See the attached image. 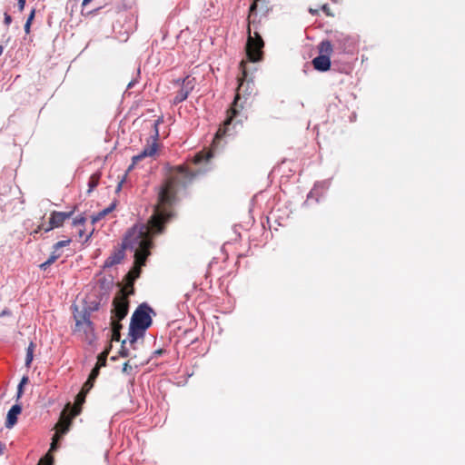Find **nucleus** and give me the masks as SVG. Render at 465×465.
<instances>
[{
  "label": "nucleus",
  "instance_id": "nucleus-1",
  "mask_svg": "<svg viewBox=\"0 0 465 465\" xmlns=\"http://www.w3.org/2000/svg\"><path fill=\"white\" fill-rule=\"evenodd\" d=\"M200 173V169H192L185 165H179L171 171L158 193V205L154 207L147 223L134 225L127 231L121 248L114 250L105 260L104 268L119 264L124 258V250H130L134 252V268L129 274L133 281L139 278L141 267L145 265L151 254L153 238L163 232L165 224L173 216L169 207L176 203L179 192L185 189Z\"/></svg>",
  "mask_w": 465,
  "mask_h": 465
},
{
  "label": "nucleus",
  "instance_id": "nucleus-2",
  "mask_svg": "<svg viewBox=\"0 0 465 465\" xmlns=\"http://www.w3.org/2000/svg\"><path fill=\"white\" fill-rule=\"evenodd\" d=\"M242 69V76L239 77L238 90L233 102L226 111V117L220 125L215 139H222L225 136H233L242 127L246 120V115L242 113L243 105L240 104L242 94L251 95L254 90V83L252 79H249L245 63L240 64Z\"/></svg>",
  "mask_w": 465,
  "mask_h": 465
},
{
  "label": "nucleus",
  "instance_id": "nucleus-3",
  "mask_svg": "<svg viewBox=\"0 0 465 465\" xmlns=\"http://www.w3.org/2000/svg\"><path fill=\"white\" fill-rule=\"evenodd\" d=\"M259 3H264V9L267 11V4L268 1L265 0H253V2L250 5L249 9V25L247 28V42L245 46L246 56L249 62L257 63L262 60L263 58V47L264 42L257 31L255 24V16L257 15V10L259 6Z\"/></svg>",
  "mask_w": 465,
  "mask_h": 465
},
{
  "label": "nucleus",
  "instance_id": "nucleus-4",
  "mask_svg": "<svg viewBox=\"0 0 465 465\" xmlns=\"http://www.w3.org/2000/svg\"><path fill=\"white\" fill-rule=\"evenodd\" d=\"M152 313H154L153 309L148 304L142 303L134 311L131 319V322L143 327V329H148L153 322L151 317Z\"/></svg>",
  "mask_w": 465,
  "mask_h": 465
},
{
  "label": "nucleus",
  "instance_id": "nucleus-5",
  "mask_svg": "<svg viewBox=\"0 0 465 465\" xmlns=\"http://www.w3.org/2000/svg\"><path fill=\"white\" fill-rule=\"evenodd\" d=\"M10 193L15 196L13 199H5L4 193H0V200L4 203L5 211H10L17 213L24 210L25 200L21 196V191L18 187L10 188Z\"/></svg>",
  "mask_w": 465,
  "mask_h": 465
},
{
  "label": "nucleus",
  "instance_id": "nucleus-6",
  "mask_svg": "<svg viewBox=\"0 0 465 465\" xmlns=\"http://www.w3.org/2000/svg\"><path fill=\"white\" fill-rule=\"evenodd\" d=\"M129 311V302L127 298L119 293L113 301L112 320L121 322L125 318Z\"/></svg>",
  "mask_w": 465,
  "mask_h": 465
},
{
  "label": "nucleus",
  "instance_id": "nucleus-7",
  "mask_svg": "<svg viewBox=\"0 0 465 465\" xmlns=\"http://www.w3.org/2000/svg\"><path fill=\"white\" fill-rule=\"evenodd\" d=\"M196 84V79L187 75L181 82V88L173 98V104H178L186 100Z\"/></svg>",
  "mask_w": 465,
  "mask_h": 465
},
{
  "label": "nucleus",
  "instance_id": "nucleus-8",
  "mask_svg": "<svg viewBox=\"0 0 465 465\" xmlns=\"http://www.w3.org/2000/svg\"><path fill=\"white\" fill-rule=\"evenodd\" d=\"M353 40L343 34H336L334 35V48H336L340 54H349L353 50Z\"/></svg>",
  "mask_w": 465,
  "mask_h": 465
},
{
  "label": "nucleus",
  "instance_id": "nucleus-9",
  "mask_svg": "<svg viewBox=\"0 0 465 465\" xmlns=\"http://www.w3.org/2000/svg\"><path fill=\"white\" fill-rule=\"evenodd\" d=\"M75 211V208H74L70 212H57L53 211L50 214V223L53 225V227L59 228L63 226L64 223L71 218Z\"/></svg>",
  "mask_w": 465,
  "mask_h": 465
},
{
  "label": "nucleus",
  "instance_id": "nucleus-10",
  "mask_svg": "<svg viewBox=\"0 0 465 465\" xmlns=\"http://www.w3.org/2000/svg\"><path fill=\"white\" fill-rule=\"evenodd\" d=\"M157 151V143L155 142H153L150 144H147L140 153L137 155L133 156L132 158V164L129 166L128 171L134 168L135 164L138 163L139 161H141L144 157L153 156Z\"/></svg>",
  "mask_w": 465,
  "mask_h": 465
},
{
  "label": "nucleus",
  "instance_id": "nucleus-11",
  "mask_svg": "<svg viewBox=\"0 0 465 465\" xmlns=\"http://www.w3.org/2000/svg\"><path fill=\"white\" fill-rule=\"evenodd\" d=\"M157 151V143L155 142H153L150 144H147L140 153L137 155L133 156L132 158V164L129 166L128 171L134 168L135 164L138 163L139 161H141L144 157L153 156Z\"/></svg>",
  "mask_w": 465,
  "mask_h": 465
},
{
  "label": "nucleus",
  "instance_id": "nucleus-12",
  "mask_svg": "<svg viewBox=\"0 0 465 465\" xmlns=\"http://www.w3.org/2000/svg\"><path fill=\"white\" fill-rule=\"evenodd\" d=\"M331 184V182L330 180H323V181H319V182H316L314 183V186L313 188L309 192L308 195H307V199L306 201L304 202V204H308L309 201L311 199H315V202L318 203L319 202V198L321 196V193H320V190H327L329 188Z\"/></svg>",
  "mask_w": 465,
  "mask_h": 465
},
{
  "label": "nucleus",
  "instance_id": "nucleus-13",
  "mask_svg": "<svg viewBox=\"0 0 465 465\" xmlns=\"http://www.w3.org/2000/svg\"><path fill=\"white\" fill-rule=\"evenodd\" d=\"M22 412V406L19 404L13 405L7 412L5 426L7 429H12L18 420V415Z\"/></svg>",
  "mask_w": 465,
  "mask_h": 465
},
{
  "label": "nucleus",
  "instance_id": "nucleus-14",
  "mask_svg": "<svg viewBox=\"0 0 465 465\" xmlns=\"http://www.w3.org/2000/svg\"><path fill=\"white\" fill-rule=\"evenodd\" d=\"M312 64L315 70L319 72H326L331 67V59L329 55H322L314 57Z\"/></svg>",
  "mask_w": 465,
  "mask_h": 465
},
{
  "label": "nucleus",
  "instance_id": "nucleus-15",
  "mask_svg": "<svg viewBox=\"0 0 465 465\" xmlns=\"http://www.w3.org/2000/svg\"><path fill=\"white\" fill-rule=\"evenodd\" d=\"M74 318L75 320L76 330H80V327L85 324H87V326H90L92 322L91 312L86 308H84L81 312H76L75 313H74Z\"/></svg>",
  "mask_w": 465,
  "mask_h": 465
},
{
  "label": "nucleus",
  "instance_id": "nucleus-16",
  "mask_svg": "<svg viewBox=\"0 0 465 465\" xmlns=\"http://www.w3.org/2000/svg\"><path fill=\"white\" fill-rule=\"evenodd\" d=\"M100 373V366L98 364H95V366L92 369L87 381L83 385V391H84V394H87L91 389L94 387V383L95 380L97 379L98 375Z\"/></svg>",
  "mask_w": 465,
  "mask_h": 465
},
{
  "label": "nucleus",
  "instance_id": "nucleus-17",
  "mask_svg": "<svg viewBox=\"0 0 465 465\" xmlns=\"http://www.w3.org/2000/svg\"><path fill=\"white\" fill-rule=\"evenodd\" d=\"M146 330L147 329H143V327H141L137 324L130 322V327H129L130 342L134 343L139 338H142L144 335Z\"/></svg>",
  "mask_w": 465,
  "mask_h": 465
},
{
  "label": "nucleus",
  "instance_id": "nucleus-18",
  "mask_svg": "<svg viewBox=\"0 0 465 465\" xmlns=\"http://www.w3.org/2000/svg\"><path fill=\"white\" fill-rule=\"evenodd\" d=\"M213 157V153L208 152H199L194 154L193 158V162L194 165H198L201 163H209L210 159Z\"/></svg>",
  "mask_w": 465,
  "mask_h": 465
},
{
  "label": "nucleus",
  "instance_id": "nucleus-19",
  "mask_svg": "<svg viewBox=\"0 0 465 465\" xmlns=\"http://www.w3.org/2000/svg\"><path fill=\"white\" fill-rule=\"evenodd\" d=\"M80 331H83L84 334V339L88 341L89 344H92L95 340V334H94V327L93 322H91L90 326H87V324L81 326Z\"/></svg>",
  "mask_w": 465,
  "mask_h": 465
},
{
  "label": "nucleus",
  "instance_id": "nucleus-20",
  "mask_svg": "<svg viewBox=\"0 0 465 465\" xmlns=\"http://www.w3.org/2000/svg\"><path fill=\"white\" fill-rule=\"evenodd\" d=\"M122 329V324L120 322L112 320V328L110 331L111 333V341H119L121 339L120 331Z\"/></svg>",
  "mask_w": 465,
  "mask_h": 465
},
{
  "label": "nucleus",
  "instance_id": "nucleus-21",
  "mask_svg": "<svg viewBox=\"0 0 465 465\" xmlns=\"http://www.w3.org/2000/svg\"><path fill=\"white\" fill-rule=\"evenodd\" d=\"M116 207V202H113L107 208L100 211L97 214L92 217V223H95L101 219H103L105 215L109 214Z\"/></svg>",
  "mask_w": 465,
  "mask_h": 465
},
{
  "label": "nucleus",
  "instance_id": "nucleus-22",
  "mask_svg": "<svg viewBox=\"0 0 465 465\" xmlns=\"http://www.w3.org/2000/svg\"><path fill=\"white\" fill-rule=\"evenodd\" d=\"M71 242V239L63 240L55 242L52 247V252L50 255H58V259L61 256V252H59L60 249L65 246H68Z\"/></svg>",
  "mask_w": 465,
  "mask_h": 465
},
{
  "label": "nucleus",
  "instance_id": "nucleus-23",
  "mask_svg": "<svg viewBox=\"0 0 465 465\" xmlns=\"http://www.w3.org/2000/svg\"><path fill=\"white\" fill-rule=\"evenodd\" d=\"M334 44L332 45L330 41H322L319 45V50L322 55H329L332 52Z\"/></svg>",
  "mask_w": 465,
  "mask_h": 465
},
{
  "label": "nucleus",
  "instance_id": "nucleus-24",
  "mask_svg": "<svg viewBox=\"0 0 465 465\" xmlns=\"http://www.w3.org/2000/svg\"><path fill=\"white\" fill-rule=\"evenodd\" d=\"M34 341H30L28 347L26 348V355H25V366L29 367L34 359V350H35Z\"/></svg>",
  "mask_w": 465,
  "mask_h": 465
},
{
  "label": "nucleus",
  "instance_id": "nucleus-25",
  "mask_svg": "<svg viewBox=\"0 0 465 465\" xmlns=\"http://www.w3.org/2000/svg\"><path fill=\"white\" fill-rule=\"evenodd\" d=\"M100 174L94 173L88 181V193H91L99 183Z\"/></svg>",
  "mask_w": 465,
  "mask_h": 465
},
{
  "label": "nucleus",
  "instance_id": "nucleus-26",
  "mask_svg": "<svg viewBox=\"0 0 465 465\" xmlns=\"http://www.w3.org/2000/svg\"><path fill=\"white\" fill-rule=\"evenodd\" d=\"M110 349H111V344L104 351H103L102 353L99 354L98 361L96 362V364H98L100 366V368L106 364V359L109 354Z\"/></svg>",
  "mask_w": 465,
  "mask_h": 465
},
{
  "label": "nucleus",
  "instance_id": "nucleus-27",
  "mask_svg": "<svg viewBox=\"0 0 465 465\" xmlns=\"http://www.w3.org/2000/svg\"><path fill=\"white\" fill-rule=\"evenodd\" d=\"M58 259V255H50L49 258L39 265L40 270L46 271Z\"/></svg>",
  "mask_w": 465,
  "mask_h": 465
},
{
  "label": "nucleus",
  "instance_id": "nucleus-28",
  "mask_svg": "<svg viewBox=\"0 0 465 465\" xmlns=\"http://www.w3.org/2000/svg\"><path fill=\"white\" fill-rule=\"evenodd\" d=\"M28 381H29V379H28L27 376H24L21 379V381H20V382H19V384L17 386V392H16V399L17 400L20 399L21 396L23 395V393H24V386L28 382Z\"/></svg>",
  "mask_w": 465,
  "mask_h": 465
},
{
  "label": "nucleus",
  "instance_id": "nucleus-29",
  "mask_svg": "<svg viewBox=\"0 0 465 465\" xmlns=\"http://www.w3.org/2000/svg\"><path fill=\"white\" fill-rule=\"evenodd\" d=\"M54 464V457L47 453L43 458L40 459L37 465H53Z\"/></svg>",
  "mask_w": 465,
  "mask_h": 465
},
{
  "label": "nucleus",
  "instance_id": "nucleus-30",
  "mask_svg": "<svg viewBox=\"0 0 465 465\" xmlns=\"http://www.w3.org/2000/svg\"><path fill=\"white\" fill-rule=\"evenodd\" d=\"M125 342H126V341H125V340H124V341H122L121 350H120V351H119L120 356H122V357H127V356H129V351H128V349H126V347H125Z\"/></svg>",
  "mask_w": 465,
  "mask_h": 465
},
{
  "label": "nucleus",
  "instance_id": "nucleus-31",
  "mask_svg": "<svg viewBox=\"0 0 465 465\" xmlns=\"http://www.w3.org/2000/svg\"><path fill=\"white\" fill-rule=\"evenodd\" d=\"M85 221H86V219L84 216L77 217V218L74 219L73 225L74 226L84 225Z\"/></svg>",
  "mask_w": 465,
  "mask_h": 465
},
{
  "label": "nucleus",
  "instance_id": "nucleus-32",
  "mask_svg": "<svg viewBox=\"0 0 465 465\" xmlns=\"http://www.w3.org/2000/svg\"><path fill=\"white\" fill-rule=\"evenodd\" d=\"M132 370H133V368H132V366L129 365L128 361L124 363L123 369H122L124 373L130 374Z\"/></svg>",
  "mask_w": 465,
  "mask_h": 465
},
{
  "label": "nucleus",
  "instance_id": "nucleus-33",
  "mask_svg": "<svg viewBox=\"0 0 465 465\" xmlns=\"http://www.w3.org/2000/svg\"><path fill=\"white\" fill-rule=\"evenodd\" d=\"M44 229V224L38 225L33 232H31V235L34 236V238H36V235Z\"/></svg>",
  "mask_w": 465,
  "mask_h": 465
},
{
  "label": "nucleus",
  "instance_id": "nucleus-34",
  "mask_svg": "<svg viewBox=\"0 0 465 465\" xmlns=\"http://www.w3.org/2000/svg\"><path fill=\"white\" fill-rule=\"evenodd\" d=\"M11 23H12L11 15L9 14H7V13H5V15H4V24L6 26H9Z\"/></svg>",
  "mask_w": 465,
  "mask_h": 465
},
{
  "label": "nucleus",
  "instance_id": "nucleus-35",
  "mask_svg": "<svg viewBox=\"0 0 465 465\" xmlns=\"http://www.w3.org/2000/svg\"><path fill=\"white\" fill-rule=\"evenodd\" d=\"M85 396L86 394H84V391H83V389L81 390V391L78 393V395L76 396V401L78 402H84V399H85Z\"/></svg>",
  "mask_w": 465,
  "mask_h": 465
},
{
  "label": "nucleus",
  "instance_id": "nucleus-36",
  "mask_svg": "<svg viewBox=\"0 0 465 465\" xmlns=\"http://www.w3.org/2000/svg\"><path fill=\"white\" fill-rule=\"evenodd\" d=\"M25 0H18L17 7L20 12H22L25 9Z\"/></svg>",
  "mask_w": 465,
  "mask_h": 465
},
{
  "label": "nucleus",
  "instance_id": "nucleus-37",
  "mask_svg": "<svg viewBox=\"0 0 465 465\" xmlns=\"http://www.w3.org/2000/svg\"><path fill=\"white\" fill-rule=\"evenodd\" d=\"M35 15V9H32L29 16L27 17L26 23H31L32 24V21L34 20Z\"/></svg>",
  "mask_w": 465,
  "mask_h": 465
},
{
  "label": "nucleus",
  "instance_id": "nucleus-38",
  "mask_svg": "<svg viewBox=\"0 0 465 465\" xmlns=\"http://www.w3.org/2000/svg\"><path fill=\"white\" fill-rule=\"evenodd\" d=\"M158 123H159V120L155 121L154 122V139H156L158 136H159V132H158Z\"/></svg>",
  "mask_w": 465,
  "mask_h": 465
},
{
  "label": "nucleus",
  "instance_id": "nucleus-39",
  "mask_svg": "<svg viewBox=\"0 0 465 465\" xmlns=\"http://www.w3.org/2000/svg\"><path fill=\"white\" fill-rule=\"evenodd\" d=\"M322 10L327 15H331L330 14V8H329V5L327 4L323 5L322 6Z\"/></svg>",
  "mask_w": 465,
  "mask_h": 465
},
{
  "label": "nucleus",
  "instance_id": "nucleus-40",
  "mask_svg": "<svg viewBox=\"0 0 465 465\" xmlns=\"http://www.w3.org/2000/svg\"><path fill=\"white\" fill-rule=\"evenodd\" d=\"M164 352L165 351L163 349H158L153 351V356H161Z\"/></svg>",
  "mask_w": 465,
  "mask_h": 465
},
{
  "label": "nucleus",
  "instance_id": "nucleus-41",
  "mask_svg": "<svg viewBox=\"0 0 465 465\" xmlns=\"http://www.w3.org/2000/svg\"><path fill=\"white\" fill-rule=\"evenodd\" d=\"M24 28H25V32L26 34H29V33H30V28H31V23H26V22H25V27H24Z\"/></svg>",
  "mask_w": 465,
  "mask_h": 465
},
{
  "label": "nucleus",
  "instance_id": "nucleus-42",
  "mask_svg": "<svg viewBox=\"0 0 465 465\" xmlns=\"http://www.w3.org/2000/svg\"><path fill=\"white\" fill-rule=\"evenodd\" d=\"M136 83H137V80H135V79L129 82V84H127V89L133 88Z\"/></svg>",
  "mask_w": 465,
  "mask_h": 465
},
{
  "label": "nucleus",
  "instance_id": "nucleus-43",
  "mask_svg": "<svg viewBox=\"0 0 465 465\" xmlns=\"http://www.w3.org/2000/svg\"><path fill=\"white\" fill-rule=\"evenodd\" d=\"M55 227H53V225H51V223H49L48 226H46L45 228L44 227V231L45 232H48L50 231H52L53 229H54Z\"/></svg>",
  "mask_w": 465,
  "mask_h": 465
},
{
  "label": "nucleus",
  "instance_id": "nucleus-44",
  "mask_svg": "<svg viewBox=\"0 0 465 465\" xmlns=\"http://www.w3.org/2000/svg\"><path fill=\"white\" fill-rule=\"evenodd\" d=\"M57 448H58L57 443H56L54 440H53V442L51 443L50 450H53V451H54V450H57Z\"/></svg>",
  "mask_w": 465,
  "mask_h": 465
},
{
  "label": "nucleus",
  "instance_id": "nucleus-45",
  "mask_svg": "<svg viewBox=\"0 0 465 465\" xmlns=\"http://www.w3.org/2000/svg\"><path fill=\"white\" fill-rule=\"evenodd\" d=\"M5 450V444L0 441V456L4 454Z\"/></svg>",
  "mask_w": 465,
  "mask_h": 465
},
{
  "label": "nucleus",
  "instance_id": "nucleus-46",
  "mask_svg": "<svg viewBox=\"0 0 465 465\" xmlns=\"http://www.w3.org/2000/svg\"><path fill=\"white\" fill-rule=\"evenodd\" d=\"M124 181V179H122V181L118 183L116 187V192H119L121 190Z\"/></svg>",
  "mask_w": 465,
  "mask_h": 465
},
{
  "label": "nucleus",
  "instance_id": "nucleus-47",
  "mask_svg": "<svg viewBox=\"0 0 465 465\" xmlns=\"http://www.w3.org/2000/svg\"><path fill=\"white\" fill-rule=\"evenodd\" d=\"M69 430V425H66L63 430H62V434H65L67 431Z\"/></svg>",
  "mask_w": 465,
  "mask_h": 465
},
{
  "label": "nucleus",
  "instance_id": "nucleus-48",
  "mask_svg": "<svg viewBox=\"0 0 465 465\" xmlns=\"http://www.w3.org/2000/svg\"><path fill=\"white\" fill-rule=\"evenodd\" d=\"M8 313L9 312L5 310L1 312V316L7 315Z\"/></svg>",
  "mask_w": 465,
  "mask_h": 465
},
{
  "label": "nucleus",
  "instance_id": "nucleus-49",
  "mask_svg": "<svg viewBox=\"0 0 465 465\" xmlns=\"http://www.w3.org/2000/svg\"><path fill=\"white\" fill-rule=\"evenodd\" d=\"M309 11H310V13H311V14H312V15H314V14H317V13H318V11H317V10H313V9H312V8H311Z\"/></svg>",
  "mask_w": 465,
  "mask_h": 465
},
{
  "label": "nucleus",
  "instance_id": "nucleus-50",
  "mask_svg": "<svg viewBox=\"0 0 465 465\" xmlns=\"http://www.w3.org/2000/svg\"><path fill=\"white\" fill-rule=\"evenodd\" d=\"M3 51H4V47L2 45H0V55L3 54Z\"/></svg>",
  "mask_w": 465,
  "mask_h": 465
},
{
  "label": "nucleus",
  "instance_id": "nucleus-51",
  "mask_svg": "<svg viewBox=\"0 0 465 465\" xmlns=\"http://www.w3.org/2000/svg\"><path fill=\"white\" fill-rule=\"evenodd\" d=\"M80 236L83 235V231L81 230L80 232H79Z\"/></svg>",
  "mask_w": 465,
  "mask_h": 465
}]
</instances>
